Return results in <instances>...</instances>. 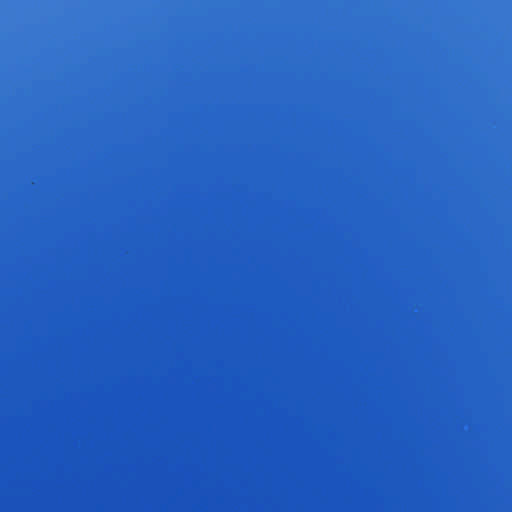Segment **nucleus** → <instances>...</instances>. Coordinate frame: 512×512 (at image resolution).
Listing matches in <instances>:
<instances>
[{"mask_svg":"<svg viewBox=\"0 0 512 512\" xmlns=\"http://www.w3.org/2000/svg\"><path fill=\"white\" fill-rule=\"evenodd\" d=\"M248 261V322H207V325H245L248 328V475L245 480H248V512H256V122H249Z\"/></svg>","mask_w":512,"mask_h":512,"instance_id":"nucleus-1","label":"nucleus"},{"mask_svg":"<svg viewBox=\"0 0 512 512\" xmlns=\"http://www.w3.org/2000/svg\"><path fill=\"white\" fill-rule=\"evenodd\" d=\"M258 337L260 336V330L267 325H300L305 326L307 322H260L258 320ZM260 387V368L258 367V388ZM260 454V436L258 435V455ZM265 480L263 475L260 473V460L258 459V482ZM270 480H307L306 478H271Z\"/></svg>","mask_w":512,"mask_h":512,"instance_id":"nucleus-2","label":"nucleus"}]
</instances>
